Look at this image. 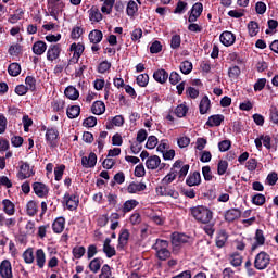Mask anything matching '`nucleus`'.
I'll list each match as a JSON object with an SVG mask.
<instances>
[{
    "instance_id": "6ab92c4d",
    "label": "nucleus",
    "mask_w": 278,
    "mask_h": 278,
    "mask_svg": "<svg viewBox=\"0 0 278 278\" xmlns=\"http://www.w3.org/2000/svg\"><path fill=\"white\" fill-rule=\"evenodd\" d=\"M81 165L84 168H94V166H97V154L91 152L89 156H83Z\"/></svg>"
},
{
    "instance_id": "c9c22d12",
    "label": "nucleus",
    "mask_w": 278,
    "mask_h": 278,
    "mask_svg": "<svg viewBox=\"0 0 278 278\" xmlns=\"http://www.w3.org/2000/svg\"><path fill=\"white\" fill-rule=\"evenodd\" d=\"M64 94L67 99H71V101H77V99H79V90L73 86L66 87Z\"/></svg>"
},
{
    "instance_id": "1a4fd4ad",
    "label": "nucleus",
    "mask_w": 278,
    "mask_h": 278,
    "mask_svg": "<svg viewBox=\"0 0 278 278\" xmlns=\"http://www.w3.org/2000/svg\"><path fill=\"white\" fill-rule=\"evenodd\" d=\"M60 53H62V46L60 43L50 45L47 51V60L48 62H54L60 58Z\"/></svg>"
},
{
    "instance_id": "c756f323",
    "label": "nucleus",
    "mask_w": 278,
    "mask_h": 278,
    "mask_svg": "<svg viewBox=\"0 0 278 278\" xmlns=\"http://www.w3.org/2000/svg\"><path fill=\"white\" fill-rule=\"evenodd\" d=\"M3 212L8 216H14L16 212V206L10 201V199H4L2 201Z\"/></svg>"
},
{
    "instance_id": "dca6fc26",
    "label": "nucleus",
    "mask_w": 278,
    "mask_h": 278,
    "mask_svg": "<svg viewBox=\"0 0 278 278\" xmlns=\"http://www.w3.org/2000/svg\"><path fill=\"white\" fill-rule=\"evenodd\" d=\"M147 190V184L132 181L127 187L128 194H138V192H144Z\"/></svg>"
},
{
    "instance_id": "423d86ee",
    "label": "nucleus",
    "mask_w": 278,
    "mask_h": 278,
    "mask_svg": "<svg viewBox=\"0 0 278 278\" xmlns=\"http://www.w3.org/2000/svg\"><path fill=\"white\" fill-rule=\"evenodd\" d=\"M64 8H66V4L64 2H52L48 3V12L52 18L58 21V16L64 12Z\"/></svg>"
},
{
    "instance_id": "3c124183",
    "label": "nucleus",
    "mask_w": 278,
    "mask_h": 278,
    "mask_svg": "<svg viewBox=\"0 0 278 278\" xmlns=\"http://www.w3.org/2000/svg\"><path fill=\"white\" fill-rule=\"evenodd\" d=\"M136 81L140 88H147L149 86V74H140L137 76Z\"/></svg>"
},
{
    "instance_id": "a211bd4d",
    "label": "nucleus",
    "mask_w": 278,
    "mask_h": 278,
    "mask_svg": "<svg viewBox=\"0 0 278 278\" xmlns=\"http://www.w3.org/2000/svg\"><path fill=\"white\" fill-rule=\"evenodd\" d=\"M228 240H229V233H227V230L220 229L219 231H217V236L215 239V244L217 249H223V247L227 244Z\"/></svg>"
},
{
    "instance_id": "09e8293b",
    "label": "nucleus",
    "mask_w": 278,
    "mask_h": 278,
    "mask_svg": "<svg viewBox=\"0 0 278 278\" xmlns=\"http://www.w3.org/2000/svg\"><path fill=\"white\" fill-rule=\"evenodd\" d=\"M23 260L25 264H34V249L28 248L24 253H23Z\"/></svg>"
},
{
    "instance_id": "e2e57ef3",
    "label": "nucleus",
    "mask_w": 278,
    "mask_h": 278,
    "mask_svg": "<svg viewBox=\"0 0 278 278\" xmlns=\"http://www.w3.org/2000/svg\"><path fill=\"white\" fill-rule=\"evenodd\" d=\"M130 36L132 42H140V38H142V28H135L130 33Z\"/></svg>"
},
{
    "instance_id": "aec40b11",
    "label": "nucleus",
    "mask_w": 278,
    "mask_h": 278,
    "mask_svg": "<svg viewBox=\"0 0 278 278\" xmlns=\"http://www.w3.org/2000/svg\"><path fill=\"white\" fill-rule=\"evenodd\" d=\"M225 121V115L223 114H215L211 115L205 123L206 127H220L223 122Z\"/></svg>"
},
{
    "instance_id": "2f4dec72",
    "label": "nucleus",
    "mask_w": 278,
    "mask_h": 278,
    "mask_svg": "<svg viewBox=\"0 0 278 278\" xmlns=\"http://www.w3.org/2000/svg\"><path fill=\"white\" fill-rule=\"evenodd\" d=\"M45 51H47V42L38 40L33 45V53L35 55H43Z\"/></svg>"
},
{
    "instance_id": "69168bd1",
    "label": "nucleus",
    "mask_w": 278,
    "mask_h": 278,
    "mask_svg": "<svg viewBox=\"0 0 278 278\" xmlns=\"http://www.w3.org/2000/svg\"><path fill=\"white\" fill-rule=\"evenodd\" d=\"M83 127H97V117L94 116H89L84 119L83 122Z\"/></svg>"
},
{
    "instance_id": "4468645a",
    "label": "nucleus",
    "mask_w": 278,
    "mask_h": 278,
    "mask_svg": "<svg viewBox=\"0 0 278 278\" xmlns=\"http://www.w3.org/2000/svg\"><path fill=\"white\" fill-rule=\"evenodd\" d=\"M190 237L186 233L173 232L172 233V244L173 247H181V244H188Z\"/></svg>"
},
{
    "instance_id": "774afa93",
    "label": "nucleus",
    "mask_w": 278,
    "mask_h": 278,
    "mask_svg": "<svg viewBox=\"0 0 278 278\" xmlns=\"http://www.w3.org/2000/svg\"><path fill=\"white\" fill-rule=\"evenodd\" d=\"M269 119L274 125H278V110H277V108H271L269 110Z\"/></svg>"
},
{
    "instance_id": "13d9d810",
    "label": "nucleus",
    "mask_w": 278,
    "mask_h": 278,
    "mask_svg": "<svg viewBox=\"0 0 278 278\" xmlns=\"http://www.w3.org/2000/svg\"><path fill=\"white\" fill-rule=\"evenodd\" d=\"M25 84L28 90H30V92H36V77L27 76L25 78Z\"/></svg>"
},
{
    "instance_id": "f8f14e48",
    "label": "nucleus",
    "mask_w": 278,
    "mask_h": 278,
    "mask_svg": "<svg viewBox=\"0 0 278 278\" xmlns=\"http://www.w3.org/2000/svg\"><path fill=\"white\" fill-rule=\"evenodd\" d=\"M219 40L224 47H231L236 43V35L229 30H225L220 34Z\"/></svg>"
},
{
    "instance_id": "e433bc0d",
    "label": "nucleus",
    "mask_w": 278,
    "mask_h": 278,
    "mask_svg": "<svg viewBox=\"0 0 278 278\" xmlns=\"http://www.w3.org/2000/svg\"><path fill=\"white\" fill-rule=\"evenodd\" d=\"M137 13H138V3H136V1L134 0H129L126 7L127 16H130V18H134Z\"/></svg>"
},
{
    "instance_id": "4be33fe9",
    "label": "nucleus",
    "mask_w": 278,
    "mask_h": 278,
    "mask_svg": "<svg viewBox=\"0 0 278 278\" xmlns=\"http://www.w3.org/2000/svg\"><path fill=\"white\" fill-rule=\"evenodd\" d=\"M64 227H66V218L56 217L52 223V231L53 233H62L64 231Z\"/></svg>"
},
{
    "instance_id": "0e129e2a",
    "label": "nucleus",
    "mask_w": 278,
    "mask_h": 278,
    "mask_svg": "<svg viewBox=\"0 0 278 278\" xmlns=\"http://www.w3.org/2000/svg\"><path fill=\"white\" fill-rule=\"evenodd\" d=\"M172 49H179L181 47V35H174L170 39Z\"/></svg>"
},
{
    "instance_id": "5fc2aeb1",
    "label": "nucleus",
    "mask_w": 278,
    "mask_h": 278,
    "mask_svg": "<svg viewBox=\"0 0 278 278\" xmlns=\"http://www.w3.org/2000/svg\"><path fill=\"white\" fill-rule=\"evenodd\" d=\"M241 73H242V71L240 70V67L238 65L229 67V70H228V76L230 77V79H238V77H240Z\"/></svg>"
},
{
    "instance_id": "473e14b6",
    "label": "nucleus",
    "mask_w": 278,
    "mask_h": 278,
    "mask_svg": "<svg viewBox=\"0 0 278 278\" xmlns=\"http://www.w3.org/2000/svg\"><path fill=\"white\" fill-rule=\"evenodd\" d=\"M91 112L96 116H101V114H105V103L103 101H96L91 105Z\"/></svg>"
},
{
    "instance_id": "0eeeda50",
    "label": "nucleus",
    "mask_w": 278,
    "mask_h": 278,
    "mask_svg": "<svg viewBox=\"0 0 278 278\" xmlns=\"http://www.w3.org/2000/svg\"><path fill=\"white\" fill-rule=\"evenodd\" d=\"M63 200L70 212H74V210H77V207H79V198L75 194L71 195V193L66 192L63 197Z\"/></svg>"
},
{
    "instance_id": "6e6d98bb",
    "label": "nucleus",
    "mask_w": 278,
    "mask_h": 278,
    "mask_svg": "<svg viewBox=\"0 0 278 278\" xmlns=\"http://www.w3.org/2000/svg\"><path fill=\"white\" fill-rule=\"evenodd\" d=\"M83 35H84V28H81L80 26H75L72 29L71 39L72 40H79V38H81Z\"/></svg>"
},
{
    "instance_id": "4c0bfd02",
    "label": "nucleus",
    "mask_w": 278,
    "mask_h": 278,
    "mask_svg": "<svg viewBox=\"0 0 278 278\" xmlns=\"http://www.w3.org/2000/svg\"><path fill=\"white\" fill-rule=\"evenodd\" d=\"M27 216H36L38 214V202L30 200L26 204Z\"/></svg>"
},
{
    "instance_id": "9d476101",
    "label": "nucleus",
    "mask_w": 278,
    "mask_h": 278,
    "mask_svg": "<svg viewBox=\"0 0 278 278\" xmlns=\"http://www.w3.org/2000/svg\"><path fill=\"white\" fill-rule=\"evenodd\" d=\"M0 277L14 278V274L12 273V263L9 260H3L0 263Z\"/></svg>"
},
{
    "instance_id": "a878e982",
    "label": "nucleus",
    "mask_w": 278,
    "mask_h": 278,
    "mask_svg": "<svg viewBox=\"0 0 278 278\" xmlns=\"http://www.w3.org/2000/svg\"><path fill=\"white\" fill-rule=\"evenodd\" d=\"M25 16V10L22 8L16 9L13 14L9 15L8 23L16 25L17 21H21Z\"/></svg>"
},
{
    "instance_id": "39448f33",
    "label": "nucleus",
    "mask_w": 278,
    "mask_h": 278,
    "mask_svg": "<svg viewBox=\"0 0 278 278\" xmlns=\"http://www.w3.org/2000/svg\"><path fill=\"white\" fill-rule=\"evenodd\" d=\"M46 142L50 149H56L60 142V131L55 127H48L46 132Z\"/></svg>"
},
{
    "instance_id": "ea45409f",
    "label": "nucleus",
    "mask_w": 278,
    "mask_h": 278,
    "mask_svg": "<svg viewBox=\"0 0 278 278\" xmlns=\"http://www.w3.org/2000/svg\"><path fill=\"white\" fill-rule=\"evenodd\" d=\"M72 254L75 260H81L86 255V248L84 245H76L73 248Z\"/></svg>"
},
{
    "instance_id": "37998d69",
    "label": "nucleus",
    "mask_w": 278,
    "mask_h": 278,
    "mask_svg": "<svg viewBox=\"0 0 278 278\" xmlns=\"http://www.w3.org/2000/svg\"><path fill=\"white\" fill-rule=\"evenodd\" d=\"M248 31L251 38H253L256 34H260V24L255 21H250L248 23Z\"/></svg>"
},
{
    "instance_id": "338daca9",
    "label": "nucleus",
    "mask_w": 278,
    "mask_h": 278,
    "mask_svg": "<svg viewBox=\"0 0 278 278\" xmlns=\"http://www.w3.org/2000/svg\"><path fill=\"white\" fill-rule=\"evenodd\" d=\"M157 147V137L155 136H150L148 137L147 143H146V149H155Z\"/></svg>"
},
{
    "instance_id": "c85d7f7f",
    "label": "nucleus",
    "mask_w": 278,
    "mask_h": 278,
    "mask_svg": "<svg viewBox=\"0 0 278 278\" xmlns=\"http://www.w3.org/2000/svg\"><path fill=\"white\" fill-rule=\"evenodd\" d=\"M89 12V21H92L93 23H101L103 21V14H101V11H99V8L91 7Z\"/></svg>"
},
{
    "instance_id": "a19ab883",
    "label": "nucleus",
    "mask_w": 278,
    "mask_h": 278,
    "mask_svg": "<svg viewBox=\"0 0 278 278\" xmlns=\"http://www.w3.org/2000/svg\"><path fill=\"white\" fill-rule=\"evenodd\" d=\"M8 73L11 77H18L21 75V64L11 63L8 67Z\"/></svg>"
},
{
    "instance_id": "c03bdc74",
    "label": "nucleus",
    "mask_w": 278,
    "mask_h": 278,
    "mask_svg": "<svg viewBox=\"0 0 278 278\" xmlns=\"http://www.w3.org/2000/svg\"><path fill=\"white\" fill-rule=\"evenodd\" d=\"M168 241L164 239H156L155 243L152 245L153 251H162L164 249H168Z\"/></svg>"
},
{
    "instance_id": "412c9836",
    "label": "nucleus",
    "mask_w": 278,
    "mask_h": 278,
    "mask_svg": "<svg viewBox=\"0 0 278 278\" xmlns=\"http://www.w3.org/2000/svg\"><path fill=\"white\" fill-rule=\"evenodd\" d=\"M161 162H162V159H160V156L151 155L146 161V168H148V170H157Z\"/></svg>"
},
{
    "instance_id": "72a5a7b5",
    "label": "nucleus",
    "mask_w": 278,
    "mask_h": 278,
    "mask_svg": "<svg viewBox=\"0 0 278 278\" xmlns=\"http://www.w3.org/2000/svg\"><path fill=\"white\" fill-rule=\"evenodd\" d=\"M129 230L127 228L122 229L118 236V247L119 249H124L126 244L129 242Z\"/></svg>"
},
{
    "instance_id": "6e6552de",
    "label": "nucleus",
    "mask_w": 278,
    "mask_h": 278,
    "mask_svg": "<svg viewBox=\"0 0 278 278\" xmlns=\"http://www.w3.org/2000/svg\"><path fill=\"white\" fill-rule=\"evenodd\" d=\"M33 191L39 199H47L49 197V187L43 182H34Z\"/></svg>"
},
{
    "instance_id": "79ce46f5",
    "label": "nucleus",
    "mask_w": 278,
    "mask_h": 278,
    "mask_svg": "<svg viewBox=\"0 0 278 278\" xmlns=\"http://www.w3.org/2000/svg\"><path fill=\"white\" fill-rule=\"evenodd\" d=\"M170 255H172V253H170V250H168V248H166L164 250H159L155 252V256L161 262H166V260H170Z\"/></svg>"
},
{
    "instance_id": "8fccbe9b",
    "label": "nucleus",
    "mask_w": 278,
    "mask_h": 278,
    "mask_svg": "<svg viewBox=\"0 0 278 278\" xmlns=\"http://www.w3.org/2000/svg\"><path fill=\"white\" fill-rule=\"evenodd\" d=\"M202 229H203L204 233H206V236H210V238H212V236H214V233L216 232L214 222H210L207 224H204Z\"/></svg>"
},
{
    "instance_id": "cd10ccee",
    "label": "nucleus",
    "mask_w": 278,
    "mask_h": 278,
    "mask_svg": "<svg viewBox=\"0 0 278 278\" xmlns=\"http://www.w3.org/2000/svg\"><path fill=\"white\" fill-rule=\"evenodd\" d=\"M212 108V101L210 100V97L204 96L199 104L200 114H207L210 112V109Z\"/></svg>"
},
{
    "instance_id": "bf43d9fd",
    "label": "nucleus",
    "mask_w": 278,
    "mask_h": 278,
    "mask_svg": "<svg viewBox=\"0 0 278 278\" xmlns=\"http://www.w3.org/2000/svg\"><path fill=\"white\" fill-rule=\"evenodd\" d=\"M175 114L178 118H184L186 114H188V106L185 104H180L175 109Z\"/></svg>"
},
{
    "instance_id": "de8ad7c7",
    "label": "nucleus",
    "mask_w": 278,
    "mask_h": 278,
    "mask_svg": "<svg viewBox=\"0 0 278 278\" xmlns=\"http://www.w3.org/2000/svg\"><path fill=\"white\" fill-rule=\"evenodd\" d=\"M64 170H66V165L64 164H61L54 168L55 181H62V177L64 176Z\"/></svg>"
},
{
    "instance_id": "9b49d317",
    "label": "nucleus",
    "mask_w": 278,
    "mask_h": 278,
    "mask_svg": "<svg viewBox=\"0 0 278 278\" xmlns=\"http://www.w3.org/2000/svg\"><path fill=\"white\" fill-rule=\"evenodd\" d=\"M242 211L240 208H229L224 213V220L226 223H236L238 218H241Z\"/></svg>"
},
{
    "instance_id": "b1692460",
    "label": "nucleus",
    "mask_w": 278,
    "mask_h": 278,
    "mask_svg": "<svg viewBox=\"0 0 278 278\" xmlns=\"http://www.w3.org/2000/svg\"><path fill=\"white\" fill-rule=\"evenodd\" d=\"M35 260L38 268H45V264H47V254L45 253V250L38 249L35 252Z\"/></svg>"
},
{
    "instance_id": "f3484780",
    "label": "nucleus",
    "mask_w": 278,
    "mask_h": 278,
    "mask_svg": "<svg viewBox=\"0 0 278 278\" xmlns=\"http://www.w3.org/2000/svg\"><path fill=\"white\" fill-rule=\"evenodd\" d=\"M34 175V170H30L29 163L22 162V165L20 166V172L17 173V178L23 179H29Z\"/></svg>"
},
{
    "instance_id": "f704fd0d",
    "label": "nucleus",
    "mask_w": 278,
    "mask_h": 278,
    "mask_svg": "<svg viewBox=\"0 0 278 278\" xmlns=\"http://www.w3.org/2000/svg\"><path fill=\"white\" fill-rule=\"evenodd\" d=\"M101 40H103V31H101L99 29H93L89 33V41L92 45H99V42H101Z\"/></svg>"
},
{
    "instance_id": "4d7b16f0",
    "label": "nucleus",
    "mask_w": 278,
    "mask_h": 278,
    "mask_svg": "<svg viewBox=\"0 0 278 278\" xmlns=\"http://www.w3.org/2000/svg\"><path fill=\"white\" fill-rule=\"evenodd\" d=\"M99 278H114L112 277V267H110L108 264H104L101 268Z\"/></svg>"
},
{
    "instance_id": "052dcab7",
    "label": "nucleus",
    "mask_w": 278,
    "mask_h": 278,
    "mask_svg": "<svg viewBox=\"0 0 278 278\" xmlns=\"http://www.w3.org/2000/svg\"><path fill=\"white\" fill-rule=\"evenodd\" d=\"M102 251L109 260H112L116 255V248L112 245L103 247Z\"/></svg>"
},
{
    "instance_id": "7c9ffc66",
    "label": "nucleus",
    "mask_w": 278,
    "mask_h": 278,
    "mask_svg": "<svg viewBox=\"0 0 278 278\" xmlns=\"http://www.w3.org/2000/svg\"><path fill=\"white\" fill-rule=\"evenodd\" d=\"M106 201L110 207H113L115 212H121V204H118V195L114 193H109L106 195Z\"/></svg>"
},
{
    "instance_id": "20e7f679",
    "label": "nucleus",
    "mask_w": 278,
    "mask_h": 278,
    "mask_svg": "<svg viewBox=\"0 0 278 278\" xmlns=\"http://www.w3.org/2000/svg\"><path fill=\"white\" fill-rule=\"evenodd\" d=\"M253 265L256 270H266L270 266V254L266 251L258 252L254 257Z\"/></svg>"
},
{
    "instance_id": "f03ea898",
    "label": "nucleus",
    "mask_w": 278,
    "mask_h": 278,
    "mask_svg": "<svg viewBox=\"0 0 278 278\" xmlns=\"http://www.w3.org/2000/svg\"><path fill=\"white\" fill-rule=\"evenodd\" d=\"M190 214L197 223L207 224L214 220V212L207 206L198 205L190 208Z\"/></svg>"
},
{
    "instance_id": "58836bf2",
    "label": "nucleus",
    "mask_w": 278,
    "mask_h": 278,
    "mask_svg": "<svg viewBox=\"0 0 278 278\" xmlns=\"http://www.w3.org/2000/svg\"><path fill=\"white\" fill-rule=\"evenodd\" d=\"M81 114V108L79 105L68 106L66 110V115L68 118H77Z\"/></svg>"
},
{
    "instance_id": "a18cd8bd",
    "label": "nucleus",
    "mask_w": 278,
    "mask_h": 278,
    "mask_svg": "<svg viewBox=\"0 0 278 278\" xmlns=\"http://www.w3.org/2000/svg\"><path fill=\"white\" fill-rule=\"evenodd\" d=\"M179 68H180V73H182V75H190V73H192V68H193L192 62H190V61H182L180 63Z\"/></svg>"
},
{
    "instance_id": "603ef678",
    "label": "nucleus",
    "mask_w": 278,
    "mask_h": 278,
    "mask_svg": "<svg viewBox=\"0 0 278 278\" xmlns=\"http://www.w3.org/2000/svg\"><path fill=\"white\" fill-rule=\"evenodd\" d=\"M252 203L253 205H258L262 206L264 203H266V195L262 193H256L255 195L252 197Z\"/></svg>"
},
{
    "instance_id": "393cba45",
    "label": "nucleus",
    "mask_w": 278,
    "mask_h": 278,
    "mask_svg": "<svg viewBox=\"0 0 278 278\" xmlns=\"http://www.w3.org/2000/svg\"><path fill=\"white\" fill-rule=\"evenodd\" d=\"M153 79L157 81V84H166L168 81V72L164 68L156 70L153 73Z\"/></svg>"
},
{
    "instance_id": "ddd939ff",
    "label": "nucleus",
    "mask_w": 278,
    "mask_h": 278,
    "mask_svg": "<svg viewBox=\"0 0 278 278\" xmlns=\"http://www.w3.org/2000/svg\"><path fill=\"white\" fill-rule=\"evenodd\" d=\"M86 48L84 47V45L81 42L78 43H72L70 47V51H73V58H72V62L78 63L79 62V58H81V55L84 54V50Z\"/></svg>"
},
{
    "instance_id": "864d4df0",
    "label": "nucleus",
    "mask_w": 278,
    "mask_h": 278,
    "mask_svg": "<svg viewBox=\"0 0 278 278\" xmlns=\"http://www.w3.org/2000/svg\"><path fill=\"white\" fill-rule=\"evenodd\" d=\"M202 175L204 177V181H212V179H214V175L212 174V167H210V165L202 167Z\"/></svg>"
},
{
    "instance_id": "680f3d73",
    "label": "nucleus",
    "mask_w": 278,
    "mask_h": 278,
    "mask_svg": "<svg viewBox=\"0 0 278 278\" xmlns=\"http://www.w3.org/2000/svg\"><path fill=\"white\" fill-rule=\"evenodd\" d=\"M51 106H52L53 112H59V114L61 112H64V101H62V100H54L51 103Z\"/></svg>"
},
{
    "instance_id": "7ed1b4c3",
    "label": "nucleus",
    "mask_w": 278,
    "mask_h": 278,
    "mask_svg": "<svg viewBox=\"0 0 278 278\" xmlns=\"http://www.w3.org/2000/svg\"><path fill=\"white\" fill-rule=\"evenodd\" d=\"M248 242L251 243L250 253L253 254L260 247L266 244V236H264V230L256 229L254 238H248Z\"/></svg>"
},
{
    "instance_id": "f257e3e1",
    "label": "nucleus",
    "mask_w": 278,
    "mask_h": 278,
    "mask_svg": "<svg viewBox=\"0 0 278 278\" xmlns=\"http://www.w3.org/2000/svg\"><path fill=\"white\" fill-rule=\"evenodd\" d=\"M189 170L190 164L184 165V161L177 160L173 164L170 172L162 179V184H165V186H168V184H173L175 179H177V175L179 179H184V177L188 175Z\"/></svg>"
},
{
    "instance_id": "49530a36",
    "label": "nucleus",
    "mask_w": 278,
    "mask_h": 278,
    "mask_svg": "<svg viewBox=\"0 0 278 278\" xmlns=\"http://www.w3.org/2000/svg\"><path fill=\"white\" fill-rule=\"evenodd\" d=\"M227 168H229V162L225 160H219L217 163V175H225V173H227Z\"/></svg>"
},
{
    "instance_id": "bb28decb",
    "label": "nucleus",
    "mask_w": 278,
    "mask_h": 278,
    "mask_svg": "<svg viewBox=\"0 0 278 278\" xmlns=\"http://www.w3.org/2000/svg\"><path fill=\"white\" fill-rule=\"evenodd\" d=\"M103 258L102 257H96L93 260L90 261L88 268L91 273H94V275H97V273H99L101 270V266H103Z\"/></svg>"
},
{
    "instance_id": "5701e85b",
    "label": "nucleus",
    "mask_w": 278,
    "mask_h": 278,
    "mask_svg": "<svg viewBox=\"0 0 278 278\" xmlns=\"http://www.w3.org/2000/svg\"><path fill=\"white\" fill-rule=\"evenodd\" d=\"M187 186L192 188V186H201V173L199 172H193L188 175L186 179Z\"/></svg>"
},
{
    "instance_id": "2eb2a0df",
    "label": "nucleus",
    "mask_w": 278,
    "mask_h": 278,
    "mask_svg": "<svg viewBox=\"0 0 278 278\" xmlns=\"http://www.w3.org/2000/svg\"><path fill=\"white\" fill-rule=\"evenodd\" d=\"M140 205L138 200L131 199L124 202L123 205L119 206V212L125 216V214H129V212L136 210Z\"/></svg>"
}]
</instances>
